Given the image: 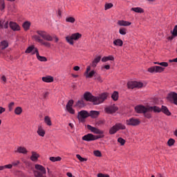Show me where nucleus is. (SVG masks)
Returning <instances> with one entry per match:
<instances>
[{"instance_id": "1", "label": "nucleus", "mask_w": 177, "mask_h": 177, "mask_svg": "<svg viewBox=\"0 0 177 177\" xmlns=\"http://www.w3.org/2000/svg\"><path fill=\"white\" fill-rule=\"evenodd\" d=\"M37 34L33 36L35 41L40 43L46 47H50L51 44L48 41H53V39L50 35H48L46 32L44 30H37Z\"/></svg>"}, {"instance_id": "2", "label": "nucleus", "mask_w": 177, "mask_h": 177, "mask_svg": "<svg viewBox=\"0 0 177 177\" xmlns=\"http://www.w3.org/2000/svg\"><path fill=\"white\" fill-rule=\"evenodd\" d=\"M87 129L90 130L94 134H99L100 136H94L91 133H88L82 137V140L84 141H95V140H98L99 138H102L104 137V131L97 129V127H93L91 126V124L87 125Z\"/></svg>"}, {"instance_id": "3", "label": "nucleus", "mask_w": 177, "mask_h": 177, "mask_svg": "<svg viewBox=\"0 0 177 177\" xmlns=\"http://www.w3.org/2000/svg\"><path fill=\"white\" fill-rule=\"evenodd\" d=\"M108 95L107 93H102L97 97H95L91 93H85L84 97L86 101H91L94 105H99L107 100Z\"/></svg>"}, {"instance_id": "4", "label": "nucleus", "mask_w": 177, "mask_h": 177, "mask_svg": "<svg viewBox=\"0 0 177 177\" xmlns=\"http://www.w3.org/2000/svg\"><path fill=\"white\" fill-rule=\"evenodd\" d=\"M151 108H153V106L146 107V106H144L143 105H137L135 109L138 113H144L145 118L150 119V118H151V115L148 112H152V111L154 112L153 109H150Z\"/></svg>"}, {"instance_id": "5", "label": "nucleus", "mask_w": 177, "mask_h": 177, "mask_svg": "<svg viewBox=\"0 0 177 177\" xmlns=\"http://www.w3.org/2000/svg\"><path fill=\"white\" fill-rule=\"evenodd\" d=\"M33 174L35 177H47L46 169L42 165H35Z\"/></svg>"}, {"instance_id": "6", "label": "nucleus", "mask_w": 177, "mask_h": 177, "mask_svg": "<svg viewBox=\"0 0 177 177\" xmlns=\"http://www.w3.org/2000/svg\"><path fill=\"white\" fill-rule=\"evenodd\" d=\"M155 64H158V65H160V66H151V68H149L148 71L151 73H161V72L165 71V68H162V66L167 67L169 65L167 62H155Z\"/></svg>"}, {"instance_id": "7", "label": "nucleus", "mask_w": 177, "mask_h": 177, "mask_svg": "<svg viewBox=\"0 0 177 177\" xmlns=\"http://www.w3.org/2000/svg\"><path fill=\"white\" fill-rule=\"evenodd\" d=\"M151 110H153V112H163L167 116H170L171 115L170 111L168 109L167 106H165V105H162L161 108L159 106H154L153 108H150Z\"/></svg>"}, {"instance_id": "8", "label": "nucleus", "mask_w": 177, "mask_h": 177, "mask_svg": "<svg viewBox=\"0 0 177 177\" xmlns=\"http://www.w3.org/2000/svg\"><path fill=\"white\" fill-rule=\"evenodd\" d=\"M82 35L80 33H73L71 36H66V40L69 44L73 46L74 40L77 41L81 39Z\"/></svg>"}, {"instance_id": "9", "label": "nucleus", "mask_w": 177, "mask_h": 177, "mask_svg": "<svg viewBox=\"0 0 177 177\" xmlns=\"http://www.w3.org/2000/svg\"><path fill=\"white\" fill-rule=\"evenodd\" d=\"M126 129V126L122 124V123H116L115 126H113L109 129V134H115L118 130H124Z\"/></svg>"}, {"instance_id": "10", "label": "nucleus", "mask_w": 177, "mask_h": 177, "mask_svg": "<svg viewBox=\"0 0 177 177\" xmlns=\"http://www.w3.org/2000/svg\"><path fill=\"white\" fill-rule=\"evenodd\" d=\"M88 116H90V113H88L87 111H80L77 114V118L82 123H84L85 122V119L88 118Z\"/></svg>"}, {"instance_id": "11", "label": "nucleus", "mask_w": 177, "mask_h": 177, "mask_svg": "<svg viewBox=\"0 0 177 177\" xmlns=\"http://www.w3.org/2000/svg\"><path fill=\"white\" fill-rule=\"evenodd\" d=\"M127 86L129 88H140L141 87H143V83L141 82H129L127 83Z\"/></svg>"}, {"instance_id": "12", "label": "nucleus", "mask_w": 177, "mask_h": 177, "mask_svg": "<svg viewBox=\"0 0 177 177\" xmlns=\"http://www.w3.org/2000/svg\"><path fill=\"white\" fill-rule=\"evenodd\" d=\"M167 100L175 105H177V93H169L167 95Z\"/></svg>"}, {"instance_id": "13", "label": "nucleus", "mask_w": 177, "mask_h": 177, "mask_svg": "<svg viewBox=\"0 0 177 177\" xmlns=\"http://www.w3.org/2000/svg\"><path fill=\"white\" fill-rule=\"evenodd\" d=\"M140 120L139 119H136L135 118H131L126 120V124L129 126H138L140 124Z\"/></svg>"}, {"instance_id": "14", "label": "nucleus", "mask_w": 177, "mask_h": 177, "mask_svg": "<svg viewBox=\"0 0 177 177\" xmlns=\"http://www.w3.org/2000/svg\"><path fill=\"white\" fill-rule=\"evenodd\" d=\"M73 104H74L73 100H70L68 104H66V109L68 112H69L70 113H72L73 115H74L75 112V109H73Z\"/></svg>"}, {"instance_id": "15", "label": "nucleus", "mask_w": 177, "mask_h": 177, "mask_svg": "<svg viewBox=\"0 0 177 177\" xmlns=\"http://www.w3.org/2000/svg\"><path fill=\"white\" fill-rule=\"evenodd\" d=\"M117 111H118V108L114 104L110 105L109 106H106V108H105V111L106 113H115V112Z\"/></svg>"}, {"instance_id": "16", "label": "nucleus", "mask_w": 177, "mask_h": 177, "mask_svg": "<svg viewBox=\"0 0 177 177\" xmlns=\"http://www.w3.org/2000/svg\"><path fill=\"white\" fill-rule=\"evenodd\" d=\"M10 28L12 30H20V26L16 22H10Z\"/></svg>"}, {"instance_id": "17", "label": "nucleus", "mask_w": 177, "mask_h": 177, "mask_svg": "<svg viewBox=\"0 0 177 177\" xmlns=\"http://www.w3.org/2000/svg\"><path fill=\"white\" fill-rule=\"evenodd\" d=\"M35 52H36V57L39 61H41V62H46L47 58H46V57H41V55H39V53L38 50H35Z\"/></svg>"}, {"instance_id": "18", "label": "nucleus", "mask_w": 177, "mask_h": 177, "mask_svg": "<svg viewBox=\"0 0 177 177\" xmlns=\"http://www.w3.org/2000/svg\"><path fill=\"white\" fill-rule=\"evenodd\" d=\"M42 81L45 82V83H51L54 82V79L53 76H44L42 77Z\"/></svg>"}, {"instance_id": "19", "label": "nucleus", "mask_w": 177, "mask_h": 177, "mask_svg": "<svg viewBox=\"0 0 177 177\" xmlns=\"http://www.w3.org/2000/svg\"><path fill=\"white\" fill-rule=\"evenodd\" d=\"M15 152H19V153H28V151H27V149L25 147H19Z\"/></svg>"}, {"instance_id": "20", "label": "nucleus", "mask_w": 177, "mask_h": 177, "mask_svg": "<svg viewBox=\"0 0 177 177\" xmlns=\"http://www.w3.org/2000/svg\"><path fill=\"white\" fill-rule=\"evenodd\" d=\"M101 56L97 57L95 58V59L92 62V66L93 68H96L97 64L101 61Z\"/></svg>"}, {"instance_id": "21", "label": "nucleus", "mask_w": 177, "mask_h": 177, "mask_svg": "<svg viewBox=\"0 0 177 177\" xmlns=\"http://www.w3.org/2000/svg\"><path fill=\"white\" fill-rule=\"evenodd\" d=\"M9 46V43L6 41V40H3V41H1L0 48L1 50H5Z\"/></svg>"}, {"instance_id": "22", "label": "nucleus", "mask_w": 177, "mask_h": 177, "mask_svg": "<svg viewBox=\"0 0 177 177\" xmlns=\"http://www.w3.org/2000/svg\"><path fill=\"white\" fill-rule=\"evenodd\" d=\"M118 25H120V26H129L131 25V23L127 21H118Z\"/></svg>"}, {"instance_id": "23", "label": "nucleus", "mask_w": 177, "mask_h": 177, "mask_svg": "<svg viewBox=\"0 0 177 177\" xmlns=\"http://www.w3.org/2000/svg\"><path fill=\"white\" fill-rule=\"evenodd\" d=\"M37 133L39 134V136H41V137H44L46 133H45V130H44V129H43V127H41V126H39L38 130H37Z\"/></svg>"}, {"instance_id": "24", "label": "nucleus", "mask_w": 177, "mask_h": 177, "mask_svg": "<svg viewBox=\"0 0 177 177\" xmlns=\"http://www.w3.org/2000/svg\"><path fill=\"white\" fill-rule=\"evenodd\" d=\"M100 112L98 111H91L89 116H91L93 118H97L99 116Z\"/></svg>"}, {"instance_id": "25", "label": "nucleus", "mask_w": 177, "mask_h": 177, "mask_svg": "<svg viewBox=\"0 0 177 177\" xmlns=\"http://www.w3.org/2000/svg\"><path fill=\"white\" fill-rule=\"evenodd\" d=\"M39 156V153H37V152L32 151V156H30V159L33 162H35L36 160H37Z\"/></svg>"}, {"instance_id": "26", "label": "nucleus", "mask_w": 177, "mask_h": 177, "mask_svg": "<svg viewBox=\"0 0 177 177\" xmlns=\"http://www.w3.org/2000/svg\"><path fill=\"white\" fill-rule=\"evenodd\" d=\"M30 26H31V22H29L28 21H26L23 24V28L24 30H29Z\"/></svg>"}, {"instance_id": "27", "label": "nucleus", "mask_w": 177, "mask_h": 177, "mask_svg": "<svg viewBox=\"0 0 177 177\" xmlns=\"http://www.w3.org/2000/svg\"><path fill=\"white\" fill-rule=\"evenodd\" d=\"M102 62H106L107 61H114V57L113 55H109L108 57H103L102 59Z\"/></svg>"}, {"instance_id": "28", "label": "nucleus", "mask_w": 177, "mask_h": 177, "mask_svg": "<svg viewBox=\"0 0 177 177\" xmlns=\"http://www.w3.org/2000/svg\"><path fill=\"white\" fill-rule=\"evenodd\" d=\"M131 11H134V12H138L140 14H142V12H144V10L140 7L133 8H131Z\"/></svg>"}, {"instance_id": "29", "label": "nucleus", "mask_w": 177, "mask_h": 177, "mask_svg": "<svg viewBox=\"0 0 177 177\" xmlns=\"http://www.w3.org/2000/svg\"><path fill=\"white\" fill-rule=\"evenodd\" d=\"M113 44H115V46L122 47L123 46V41L121 40V39H117L116 40H114Z\"/></svg>"}, {"instance_id": "30", "label": "nucleus", "mask_w": 177, "mask_h": 177, "mask_svg": "<svg viewBox=\"0 0 177 177\" xmlns=\"http://www.w3.org/2000/svg\"><path fill=\"white\" fill-rule=\"evenodd\" d=\"M112 100H113V101H118V98H119V93L118 91H113L112 95H111Z\"/></svg>"}, {"instance_id": "31", "label": "nucleus", "mask_w": 177, "mask_h": 177, "mask_svg": "<svg viewBox=\"0 0 177 177\" xmlns=\"http://www.w3.org/2000/svg\"><path fill=\"white\" fill-rule=\"evenodd\" d=\"M84 105H85V104L84 102V100H80L76 103L75 106H78V108H83V106H84Z\"/></svg>"}, {"instance_id": "32", "label": "nucleus", "mask_w": 177, "mask_h": 177, "mask_svg": "<svg viewBox=\"0 0 177 177\" xmlns=\"http://www.w3.org/2000/svg\"><path fill=\"white\" fill-rule=\"evenodd\" d=\"M22 112H23V109L21 108V106H17V108H15V113L16 115H21Z\"/></svg>"}, {"instance_id": "33", "label": "nucleus", "mask_w": 177, "mask_h": 177, "mask_svg": "<svg viewBox=\"0 0 177 177\" xmlns=\"http://www.w3.org/2000/svg\"><path fill=\"white\" fill-rule=\"evenodd\" d=\"M44 122L48 124V126H52V122L49 116H45Z\"/></svg>"}, {"instance_id": "34", "label": "nucleus", "mask_w": 177, "mask_h": 177, "mask_svg": "<svg viewBox=\"0 0 177 177\" xmlns=\"http://www.w3.org/2000/svg\"><path fill=\"white\" fill-rule=\"evenodd\" d=\"M50 160H51V162H58L59 160H62V158L61 156H50Z\"/></svg>"}, {"instance_id": "35", "label": "nucleus", "mask_w": 177, "mask_h": 177, "mask_svg": "<svg viewBox=\"0 0 177 177\" xmlns=\"http://www.w3.org/2000/svg\"><path fill=\"white\" fill-rule=\"evenodd\" d=\"M66 22L74 24L75 22V18H74L73 17H68L67 18H66Z\"/></svg>"}, {"instance_id": "36", "label": "nucleus", "mask_w": 177, "mask_h": 177, "mask_svg": "<svg viewBox=\"0 0 177 177\" xmlns=\"http://www.w3.org/2000/svg\"><path fill=\"white\" fill-rule=\"evenodd\" d=\"M171 33L173 37H177V25L174 26L173 30H171Z\"/></svg>"}, {"instance_id": "37", "label": "nucleus", "mask_w": 177, "mask_h": 177, "mask_svg": "<svg viewBox=\"0 0 177 177\" xmlns=\"http://www.w3.org/2000/svg\"><path fill=\"white\" fill-rule=\"evenodd\" d=\"M35 48V46H30L29 47H28V48L26 50L25 53L26 54H30V53H32V51Z\"/></svg>"}, {"instance_id": "38", "label": "nucleus", "mask_w": 177, "mask_h": 177, "mask_svg": "<svg viewBox=\"0 0 177 177\" xmlns=\"http://www.w3.org/2000/svg\"><path fill=\"white\" fill-rule=\"evenodd\" d=\"M91 66H87L86 69V72L84 73L85 76L86 78H90V71H91Z\"/></svg>"}, {"instance_id": "39", "label": "nucleus", "mask_w": 177, "mask_h": 177, "mask_svg": "<svg viewBox=\"0 0 177 177\" xmlns=\"http://www.w3.org/2000/svg\"><path fill=\"white\" fill-rule=\"evenodd\" d=\"M6 6H5V1L4 0H0V10L1 11H3L4 10Z\"/></svg>"}, {"instance_id": "40", "label": "nucleus", "mask_w": 177, "mask_h": 177, "mask_svg": "<svg viewBox=\"0 0 177 177\" xmlns=\"http://www.w3.org/2000/svg\"><path fill=\"white\" fill-rule=\"evenodd\" d=\"M77 159H79V160H80V162H86L87 160L86 158H82V156H81V155L80 154H77L76 155Z\"/></svg>"}, {"instance_id": "41", "label": "nucleus", "mask_w": 177, "mask_h": 177, "mask_svg": "<svg viewBox=\"0 0 177 177\" xmlns=\"http://www.w3.org/2000/svg\"><path fill=\"white\" fill-rule=\"evenodd\" d=\"M113 7V4L112 3H107L105 4V10H110V8H112Z\"/></svg>"}, {"instance_id": "42", "label": "nucleus", "mask_w": 177, "mask_h": 177, "mask_svg": "<svg viewBox=\"0 0 177 177\" xmlns=\"http://www.w3.org/2000/svg\"><path fill=\"white\" fill-rule=\"evenodd\" d=\"M175 140L174 138H169V140L167 142V144L169 147H171L174 145Z\"/></svg>"}, {"instance_id": "43", "label": "nucleus", "mask_w": 177, "mask_h": 177, "mask_svg": "<svg viewBox=\"0 0 177 177\" xmlns=\"http://www.w3.org/2000/svg\"><path fill=\"white\" fill-rule=\"evenodd\" d=\"M119 33H120V35H127V29H125V28H120V29H119Z\"/></svg>"}, {"instance_id": "44", "label": "nucleus", "mask_w": 177, "mask_h": 177, "mask_svg": "<svg viewBox=\"0 0 177 177\" xmlns=\"http://www.w3.org/2000/svg\"><path fill=\"white\" fill-rule=\"evenodd\" d=\"M118 142H120L121 145H124L126 142L125 140H124V138H122V137H119V138H118Z\"/></svg>"}, {"instance_id": "45", "label": "nucleus", "mask_w": 177, "mask_h": 177, "mask_svg": "<svg viewBox=\"0 0 177 177\" xmlns=\"http://www.w3.org/2000/svg\"><path fill=\"white\" fill-rule=\"evenodd\" d=\"M14 106H15V102H10L8 104V109L10 112H12V111H13Z\"/></svg>"}, {"instance_id": "46", "label": "nucleus", "mask_w": 177, "mask_h": 177, "mask_svg": "<svg viewBox=\"0 0 177 177\" xmlns=\"http://www.w3.org/2000/svg\"><path fill=\"white\" fill-rule=\"evenodd\" d=\"M95 73H96L95 71H91V72H89V75H88L89 78H91L93 77V76L95 75Z\"/></svg>"}, {"instance_id": "47", "label": "nucleus", "mask_w": 177, "mask_h": 177, "mask_svg": "<svg viewBox=\"0 0 177 177\" xmlns=\"http://www.w3.org/2000/svg\"><path fill=\"white\" fill-rule=\"evenodd\" d=\"M94 155H95V156H102V153L100 152V151H94Z\"/></svg>"}, {"instance_id": "48", "label": "nucleus", "mask_w": 177, "mask_h": 177, "mask_svg": "<svg viewBox=\"0 0 177 177\" xmlns=\"http://www.w3.org/2000/svg\"><path fill=\"white\" fill-rule=\"evenodd\" d=\"M20 164V160H15V162H12V166H18V165Z\"/></svg>"}, {"instance_id": "49", "label": "nucleus", "mask_w": 177, "mask_h": 177, "mask_svg": "<svg viewBox=\"0 0 177 177\" xmlns=\"http://www.w3.org/2000/svg\"><path fill=\"white\" fill-rule=\"evenodd\" d=\"M5 169H12L13 167V165L9 164V165H4Z\"/></svg>"}, {"instance_id": "50", "label": "nucleus", "mask_w": 177, "mask_h": 177, "mask_svg": "<svg viewBox=\"0 0 177 177\" xmlns=\"http://www.w3.org/2000/svg\"><path fill=\"white\" fill-rule=\"evenodd\" d=\"M1 80H2L3 83H4V84L6 83V82H7L6 76L3 75L1 77Z\"/></svg>"}, {"instance_id": "51", "label": "nucleus", "mask_w": 177, "mask_h": 177, "mask_svg": "<svg viewBox=\"0 0 177 177\" xmlns=\"http://www.w3.org/2000/svg\"><path fill=\"white\" fill-rule=\"evenodd\" d=\"M6 111V108H3V106H0V114L3 113Z\"/></svg>"}, {"instance_id": "52", "label": "nucleus", "mask_w": 177, "mask_h": 177, "mask_svg": "<svg viewBox=\"0 0 177 177\" xmlns=\"http://www.w3.org/2000/svg\"><path fill=\"white\" fill-rule=\"evenodd\" d=\"M8 26H9V22H8V21L6 22V23L3 24V28H4L5 29H8Z\"/></svg>"}, {"instance_id": "53", "label": "nucleus", "mask_w": 177, "mask_h": 177, "mask_svg": "<svg viewBox=\"0 0 177 177\" xmlns=\"http://www.w3.org/2000/svg\"><path fill=\"white\" fill-rule=\"evenodd\" d=\"M49 95V93L48 91H46L44 93V98H47V97Z\"/></svg>"}, {"instance_id": "54", "label": "nucleus", "mask_w": 177, "mask_h": 177, "mask_svg": "<svg viewBox=\"0 0 177 177\" xmlns=\"http://www.w3.org/2000/svg\"><path fill=\"white\" fill-rule=\"evenodd\" d=\"M104 124V120H99L97 122V124L100 125V124Z\"/></svg>"}, {"instance_id": "55", "label": "nucleus", "mask_w": 177, "mask_h": 177, "mask_svg": "<svg viewBox=\"0 0 177 177\" xmlns=\"http://www.w3.org/2000/svg\"><path fill=\"white\" fill-rule=\"evenodd\" d=\"M36 50H38V48H35V47L34 46V49L32 51V55H34L35 54H37Z\"/></svg>"}, {"instance_id": "56", "label": "nucleus", "mask_w": 177, "mask_h": 177, "mask_svg": "<svg viewBox=\"0 0 177 177\" xmlns=\"http://www.w3.org/2000/svg\"><path fill=\"white\" fill-rule=\"evenodd\" d=\"M3 21H2V20L0 19V29H1L2 28H3Z\"/></svg>"}, {"instance_id": "57", "label": "nucleus", "mask_w": 177, "mask_h": 177, "mask_svg": "<svg viewBox=\"0 0 177 177\" xmlns=\"http://www.w3.org/2000/svg\"><path fill=\"white\" fill-rule=\"evenodd\" d=\"M73 69H74V71H80V66H74Z\"/></svg>"}, {"instance_id": "58", "label": "nucleus", "mask_w": 177, "mask_h": 177, "mask_svg": "<svg viewBox=\"0 0 177 177\" xmlns=\"http://www.w3.org/2000/svg\"><path fill=\"white\" fill-rule=\"evenodd\" d=\"M97 177H104V174L103 173H98Z\"/></svg>"}, {"instance_id": "59", "label": "nucleus", "mask_w": 177, "mask_h": 177, "mask_svg": "<svg viewBox=\"0 0 177 177\" xmlns=\"http://www.w3.org/2000/svg\"><path fill=\"white\" fill-rule=\"evenodd\" d=\"M95 79H97V80H99V82H102V79L100 77V76H96V75L95 74Z\"/></svg>"}, {"instance_id": "60", "label": "nucleus", "mask_w": 177, "mask_h": 177, "mask_svg": "<svg viewBox=\"0 0 177 177\" xmlns=\"http://www.w3.org/2000/svg\"><path fill=\"white\" fill-rule=\"evenodd\" d=\"M169 62H177V58H174V59H169Z\"/></svg>"}, {"instance_id": "61", "label": "nucleus", "mask_w": 177, "mask_h": 177, "mask_svg": "<svg viewBox=\"0 0 177 177\" xmlns=\"http://www.w3.org/2000/svg\"><path fill=\"white\" fill-rule=\"evenodd\" d=\"M104 68L105 69H106V70H109V69H110V65H105V66H104Z\"/></svg>"}, {"instance_id": "62", "label": "nucleus", "mask_w": 177, "mask_h": 177, "mask_svg": "<svg viewBox=\"0 0 177 177\" xmlns=\"http://www.w3.org/2000/svg\"><path fill=\"white\" fill-rule=\"evenodd\" d=\"M67 176H68V177H73L72 173H70V172H68V173H67Z\"/></svg>"}, {"instance_id": "63", "label": "nucleus", "mask_w": 177, "mask_h": 177, "mask_svg": "<svg viewBox=\"0 0 177 177\" xmlns=\"http://www.w3.org/2000/svg\"><path fill=\"white\" fill-rule=\"evenodd\" d=\"M69 126L71 127V129H73L74 127V124L73 123H69Z\"/></svg>"}, {"instance_id": "64", "label": "nucleus", "mask_w": 177, "mask_h": 177, "mask_svg": "<svg viewBox=\"0 0 177 177\" xmlns=\"http://www.w3.org/2000/svg\"><path fill=\"white\" fill-rule=\"evenodd\" d=\"M174 136H176V137H177V129L175 130V131H174Z\"/></svg>"}]
</instances>
